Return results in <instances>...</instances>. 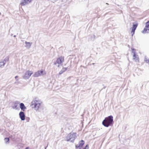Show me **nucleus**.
<instances>
[{
  "label": "nucleus",
  "instance_id": "obj_1",
  "mask_svg": "<svg viewBox=\"0 0 149 149\" xmlns=\"http://www.w3.org/2000/svg\"><path fill=\"white\" fill-rule=\"evenodd\" d=\"M113 122V117L112 116H110L105 118L102 122V124L105 127H108L109 126L112 125Z\"/></svg>",
  "mask_w": 149,
  "mask_h": 149
},
{
  "label": "nucleus",
  "instance_id": "obj_2",
  "mask_svg": "<svg viewBox=\"0 0 149 149\" xmlns=\"http://www.w3.org/2000/svg\"><path fill=\"white\" fill-rule=\"evenodd\" d=\"M31 105L34 108L35 110L38 111L42 103L37 98L34 99L31 102Z\"/></svg>",
  "mask_w": 149,
  "mask_h": 149
},
{
  "label": "nucleus",
  "instance_id": "obj_3",
  "mask_svg": "<svg viewBox=\"0 0 149 149\" xmlns=\"http://www.w3.org/2000/svg\"><path fill=\"white\" fill-rule=\"evenodd\" d=\"M76 134L74 133H70L68 134L66 137V139L67 141H70L71 142H73L75 139Z\"/></svg>",
  "mask_w": 149,
  "mask_h": 149
},
{
  "label": "nucleus",
  "instance_id": "obj_4",
  "mask_svg": "<svg viewBox=\"0 0 149 149\" xmlns=\"http://www.w3.org/2000/svg\"><path fill=\"white\" fill-rule=\"evenodd\" d=\"M33 73V72L32 71L27 70L25 72L24 75L23 76V77L25 79H28Z\"/></svg>",
  "mask_w": 149,
  "mask_h": 149
},
{
  "label": "nucleus",
  "instance_id": "obj_5",
  "mask_svg": "<svg viewBox=\"0 0 149 149\" xmlns=\"http://www.w3.org/2000/svg\"><path fill=\"white\" fill-rule=\"evenodd\" d=\"M46 73L44 72L43 70H38V71L35 72L33 76L34 77H37L41 75H44Z\"/></svg>",
  "mask_w": 149,
  "mask_h": 149
},
{
  "label": "nucleus",
  "instance_id": "obj_6",
  "mask_svg": "<svg viewBox=\"0 0 149 149\" xmlns=\"http://www.w3.org/2000/svg\"><path fill=\"white\" fill-rule=\"evenodd\" d=\"M132 52L133 53V60L136 62H139V58L138 55L136 54L135 49L133 48H132Z\"/></svg>",
  "mask_w": 149,
  "mask_h": 149
},
{
  "label": "nucleus",
  "instance_id": "obj_7",
  "mask_svg": "<svg viewBox=\"0 0 149 149\" xmlns=\"http://www.w3.org/2000/svg\"><path fill=\"white\" fill-rule=\"evenodd\" d=\"M64 60V57L61 56L57 59L56 61L54 63V64L56 65V64L58 63V67H59L60 65L62 63H63V62Z\"/></svg>",
  "mask_w": 149,
  "mask_h": 149
},
{
  "label": "nucleus",
  "instance_id": "obj_8",
  "mask_svg": "<svg viewBox=\"0 0 149 149\" xmlns=\"http://www.w3.org/2000/svg\"><path fill=\"white\" fill-rule=\"evenodd\" d=\"M143 33H149V21L146 23V26L144 29L142 31Z\"/></svg>",
  "mask_w": 149,
  "mask_h": 149
},
{
  "label": "nucleus",
  "instance_id": "obj_9",
  "mask_svg": "<svg viewBox=\"0 0 149 149\" xmlns=\"http://www.w3.org/2000/svg\"><path fill=\"white\" fill-rule=\"evenodd\" d=\"M9 58L8 57H6L2 61L0 62V67L3 68L4 67V65L5 64L6 61H9Z\"/></svg>",
  "mask_w": 149,
  "mask_h": 149
},
{
  "label": "nucleus",
  "instance_id": "obj_10",
  "mask_svg": "<svg viewBox=\"0 0 149 149\" xmlns=\"http://www.w3.org/2000/svg\"><path fill=\"white\" fill-rule=\"evenodd\" d=\"M84 143V141L82 140L79 142L78 144L76 145V148H79V149H80Z\"/></svg>",
  "mask_w": 149,
  "mask_h": 149
},
{
  "label": "nucleus",
  "instance_id": "obj_11",
  "mask_svg": "<svg viewBox=\"0 0 149 149\" xmlns=\"http://www.w3.org/2000/svg\"><path fill=\"white\" fill-rule=\"evenodd\" d=\"M19 115L21 119L22 120H24L25 118V115L23 111H21L19 114Z\"/></svg>",
  "mask_w": 149,
  "mask_h": 149
},
{
  "label": "nucleus",
  "instance_id": "obj_12",
  "mask_svg": "<svg viewBox=\"0 0 149 149\" xmlns=\"http://www.w3.org/2000/svg\"><path fill=\"white\" fill-rule=\"evenodd\" d=\"M138 24H133L132 28V31L131 32V34H132V36H133V35L134 33V32L135 29L137 26Z\"/></svg>",
  "mask_w": 149,
  "mask_h": 149
},
{
  "label": "nucleus",
  "instance_id": "obj_13",
  "mask_svg": "<svg viewBox=\"0 0 149 149\" xmlns=\"http://www.w3.org/2000/svg\"><path fill=\"white\" fill-rule=\"evenodd\" d=\"M20 108L21 110L23 111H24L26 109L24 104L23 103H21L20 104Z\"/></svg>",
  "mask_w": 149,
  "mask_h": 149
},
{
  "label": "nucleus",
  "instance_id": "obj_14",
  "mask_svg": "<svg viewBox=\"0 0 149 149\" xmlns=\"http://www.w3.org/2000/svg\"><path fill=\"white\" fill-rule=\"evenodd\" d=\"M25 43L26 45L25 46V47L27 48H29L30 47L32 44V42H27L26 41L25 42Z\"/></svg>",
  "mask_w": 149,
  "mask_h": 149
},
{
  "label": "nucleus",
  "instance_id": "obj_15",
  "mask_svg": "<svg viewBox=\"0 0 149 149\" xmlns=\"http://www.w3.org/2000/svg\"><path fill=\"white\" fill-rule=\"evenodd\" d=\"M4 140L6 143L9 142V139L8 138H6L4 139Z\"/></svg>",
  "mask_w": 149,
  "mask_h": 149
},
{
  "label": "nucleus",
  "instance_id": "obj_16",
  "mask_svg": "<svg viewBox=\"0 0 149 149\" xmlns=\"http://www.w3.org/2000/svg\"><path fill=\"white\" fill-rule=\"evenodd\" d=\"M17 104L16 103H15L13 107V109H17Z\"/></svg>",
  "mask_w": 149,
  "mask_h": 149
},
{
  "label": "nucleus",
  "instance_id": "obj_17",
  "mask_svg": "<svg viewBox=\"0 0 149 149\" xmlns=\"http://www.w3.org/2000/svg\"><path fill=\"white\" fill-rule=\"evenodd\" d=\"M67 70V68H63L62 69V70H63V72H64L66 70Z\"/></svg>",
  "mask_w": 149,
  "mask_h": 149
},
{
  "label": "nucleus",
  "instance_id": "obj_18",
  "mask_svg": "<svg viewBox=\"0 0 149 149\" xmlns=\"http://www.w3.org/2000/svg\"><path fill=\"white\" fill-rule=\"evenodd\" d=\"M63 72L62 70L60 71V72L59 73V75L61 74H62Z\"/></svg>",
  "mask_w": 149,
  "mask_h": 149
},
{
  "label": "nucleus",
  "instance_id": "obj_19",
  "mask_svg": "<svg viewBox=\"0 0 149 149\" xmlns=\"http://www.w3.org/2000/svg\"><path fill=\"white\" fill-rule=\"evenodd\" d=\"M88 145H86V146L85 147V148H84L83 149H88Z\"/></svg>",
  "mask_w": 149,
  "mask_h": 149
},
{
  "label": "nucleus",
  "instance_id": "obj_20",
  "mask_svg": "<svg viewBox=\"0 0 149 149\" xmlns=\"http://www.w3.org/2000/svg\"><path fill=\"white\" fill-rule=\"evenodd\" d=\"M18 77V76H16L15 77V78L16 79Z\"/></svg>",
  "mask_w": 149,
  "mask_h": 149
},
{
  "label": "nucleus",
  "instance_id": "obj_21",
  "mask_svg": "<svg viewBox=\"0 0 149 149\" xmlns=\"http://www.w3.org/2000/svg\"><path fill=\"white\" fill-rule=\"evenodd\" d=\"M14 37H16V36L15 35H14L13 36Z\"/></svg>",
  "mask_w": 149,
  "mask_h": 149
},
{
  "label": "nucleus",
  "instance_id": "obj_22",
  "mask_svg": "<svg viewBox=\"0 0 149 149\" xmlns=\"http://www.w3.org/2000/svg\"><path fill=\"white\" fill-rule=\"evenodd\" d=\"M1 13H0V15H1Z\"/></svg>",
  "mask_w": 149,
  "mask_h": 149
},
{
  "label": "nucleus",
  "instance_id": "obj_23",
  "mask_svg": "<svg viewBox=\"0 0 149 149\" xmlns=\"http://www.w3.org/2000/svg\"><path fill=\"white\" fill-rule=\"evenodd\" d=\"M45 149H46V148H45Z\"/></svg>",
  "mask_w": 149,
  "mask_h": 149
}]
</instances>
